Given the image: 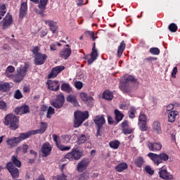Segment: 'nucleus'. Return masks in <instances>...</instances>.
<instances>
[{
    "label": "nucleus",
    "mask_w": 180,
    "mask_h": 180,
    "mask_svg": "<svg viewBox=\"0 0 180 180\" xmlns=\"http://www.w3.org/2000/svg\"><path fill=\"white\" fill-rule=\"evenodd\" d=\"M28 68L29 65L27 64H25L24 66H20V68H18L16 70V74L13 75L12 77H10V79H12L13 82L19 84V82H20L23 79V78L26 77Z\"/></svg>",
    "instance_id": "1"
},
{
    "label": "nucleus",
    "mask_w": 180,
    "mask_h": 180,
    "mask_svg": "<svg viewBox=\"0 0 180 180\" xmlns=\"http://www.w3.org/2000/svg\"><path fill=\"white\" fill-rule=\"evenodd\" d=\"M148 157L154 162L155 165L158 166L159 164H162V162H167L169 160V155L167 153H161L158 155L157 153H149Z\"/></svg>",
    "instance_id": "2"
},
{
    "label": "nucleus",
    "mask_w": 180,
    "mask_h": 180,
    "mask_svg": "<svg viewBox=\"0 0 180 180\" xmlns=\"http://www.w3.org/2000/svg\"><path fill=\"white\" fill-rule=\"evenodd\" d=\"M75 120H74V127H79L89 117V114L88 111L81 112L76 111L74 113Z\"/></svg>",
    "instance_id": "3"
},
{
    "label": "nucleus",
    "mask_w": 180,
    "mask_h": 180,
    "mask_svg": "<svg viewBox=\"0 0 180 180\" xmlns=\"http://www.w3.org/2000/svg\"><path fill=\"white\" fill-rule=\"evenodd\" d=\"M4 124L10 126L11 130H16L19 127V119L13 114H8L5 117Z\"/></svg>",
    "instance_id": "4"
},
{
    "label": "nucleus",
    "mask_w": 180,
    "mask_h": 180,
    "mask_svg": "<svg viewBox=\"0 0 180 180\" xmlns=\"http://www.w3.org/2000/svg\"><path fill=\"white\" fill-rule=\"evenodd\" d=\"M82 157V152L77 148H73L70 153H68L65 155V158L69 160V161H77Z\"/></svg>",
    "instance_id": "5"
},
{
    "label": "nucleus",
    "mask_w": 180,
    "mask_h": 180,
    "mask_svg": "<svg viewBox=\"0 0 180 180\" xmlns=\"http://www.w3.org/2000/svg\"><path fill=\"white\" fill-rule=\"evenodd\" d=\"M94 122L97 126L96 136L98 137L101 136V129H102V126L105 124V117L103 115H96L94 117Z\"/></svg>",
    "instance_id": "6"
},
{
    "label": "nucleus",
    "mask_w": 180,
    "mask_h": 180,
    "mask_svg": "<svg viewBox=\"0 0 180 180\" xmlns=\"http://www.w3.org/2000/svg\"><path fill=\"white\" fill-rule=\"evenodd\" d=\"M12 23H13V18L11 13H8L1 21L3 30H6V29L11 27Z\"/></svg>",
    "instance_id": "7"
},
{
    "label": "nucleus",
    "mask_w": 180,
    "mask_h": 180,
    "mask_svg": "<svg viewBox=\"0 0 180 180\" xmlns=\"http://www.w3.org/2000/svg\"><path fill=\"white\" fill-rule=\"evenodd\" d=\"M130 82H136V79L133 76H128L127 78H124V83L122 84L120 86L121 91L124 93L130 92V88L126 86L127 84H130Z\"/></svg>",
    "instance_id": "8"
},
{
    "label": "nucleus",
    "mask_w": 180,
    "mask_h": 180,
    "mask_svg": "<svg viewBox=\"0 0 180 180\" xmlns=\"http://www.w3.org/2000/svg\"><path fill=\"white\" fill-rule=\"evenodd\" d=\"M64 102H65L64 95L59 94L56 96V100L55 101H52L51 105L53 106V108H56V109H61L64 105Z\"/></svg>",
    "instance_id": "9"
},
{
    "label": "nucleus",
    "mask_w": 180,
    "mask_h": 180,
    "mask_svg": "<svg viewBox=\"0 0 180 180\" xmlns=\"http://www.w3.org/2000/svg\"><path fill=\"white\" fill-rule=\"evenodd\" d=\"M6 169H8L13 179H15V178H19V169L16 168L15 165H13V163L8 162L6 164Z\"/></svg>",
    "instance_id": "10"
},
{
    "label": "nucleus",
    "mask_w": 180,
    "mask_h": 180,
    "mask_svg": "<svg viewBox=\"0 0 180 180\" xmlns=\"http://www.w3.org/2000/svg\"><path fill=\"white\" fill-rule=\"evenodd\" d=\"M138 124L142 131L147 130V116L145 114H141L139 115Z\"/></svg>",
    "instance_id": "11"
},
{
    "label": "nucleus",
    "mask_w": 180,
    "mask_h": 180,
    "mask_svg": "<svg viewBox=\"0 0 180 180\" xmlns=\"http://www.w3.org/2000/svg\"><path fill=\"white\" fill-rule=\"evenodd\" d=\"M88 165H89V159L84 158L82 160L77 164V169L78 172H83V171H85V169L88 168Z\"/></svg>",
    "instance_id": "12"
},
{
    "label": "nucleus",
    "mask_w": 180,
    "mask_h": 180,
    "mask_svg": "<svg viewBox=\"0 0 180 180\" xmlns=\"http://www.w3.org/2000/svg\"><path fill=\"white\" fill-rule=\"evenodd\" d=\"M51 150L53 148L49 143H45L42 145L41 148V153H42V157H49L51 154Z\"/></svg>",
    "instance_id": "13"
},
{
    "label": "nucleus",
    "mask_w": 180,
    "mask_h": 180,
    "mask_svg": "<svg viewBox=\"0 0 180 180\" xmlns=\"http://www.w3.org/2000/svg\"><path fill=\"white\" fill-rule=\"evenodd\" d=\"M47 60V55L44 53H37L35 56L34 64L35 65H43V63Z\"/></svg>",
    "instance_id": "14"
},
{
    "label": "nucleus",
    "mask_w": 180,
    "mask_h": 180,
    "mask_svg": "<svg viewBox=\"0 0 180 180\" xmlns=\"http://www.w3.org/2000/svg\"><path fill=\"white\" fill-rule=\"evenodd\" d=\"M6 144L9 148H15V147H18V146L20 144V142L18 137L13 136L7 139Z\"/></svg>",
    "instance_id": "15"
},
{
    "label": "nucleus",
    "mask_w": 180,
    "mask_h": 180,
    "mask_svg": "<svg viewBox=\"0 0 180 180\" xmlns=\"http://www.w3.org/2000/svg\"><path fill=\"white\" fill-rule=\"evenodd\" d=\"M147 146L150 151H153L155 153H157V151H160V150L162 148V144H161V143L160 142H148Z\"/></svg>",
    "instance_id": "16"
},
{
    "label": "nucleus",
    "mask_w": 180,
    "mask_h": 180,
    "mask_svg": "<svg viewBox=\"0 0 180 180\" xmlns=\"http://www.w3.org/2000/svg\"><path fill=\"white\" fill-rule=\"evenodd\" d=\"M71 48H70V45H65V47L63 48L60 52V57L61 58H64V60H67L71 56Z\"/></svg>",
    "instance_id": "17"
},
{
    "label": "nucleus",
    "mask_w": 180,
    "mask_h": 180,
    "mask_svg": "<svg viewBox=\"0 0 180 180\" xmlns=\"http://www.w3.org/2000/svg\"><path fill=\"white\" fill-rule=\"evenodd\" d=\"M64 66H56L51 70V73L48 75V78H56L61 71L64 70Z\"/></svg>",
    "instance_id": "18"
},
{
    "label": "nucleus",
    "mask_w": 180,
    "mask_h": 180,
    "mask_svg": "<svg viewBox=\"0 0 180 180\" xmlns=\"http://www.w3.org/2000/svg\"><path fill=\"white\" fill-rule=\"evenodd\" d=\"M44 22L46 25H47L49 27L50 30L51 32H52L53 34L57 32V29H58V26H57L56 22H55L53 20H44Z\"/></svg>",
    "instance_id": "19"
},
{
    "label": "nucleus",
    "mask_w": 180,
    "mask_h": 180,
    "mask_svg": "<svg viewBox=\"0 0 180 180\" xmlns=\"http://www.w3.org/2000/svg\"><path fill=\"white\" fill-rule=\"evenodd\" d=\"M90 56L91 58L88 60L89 65L92 64V63H94V61H95L96 58H98V51L96 50L95 43L93 44L92 52L91 53Z\"/></svg>",
    "instance_id": "20"
},
{
    "label": "nucleus",
    "mask_w": 180,
    "mask_h": 180,
    "mask_svg": "<svg viewBox=\"0 0 180 180\" xmlns=\"http://www.w3.org/2000/svg\"><path fill=\"white\" fill-rule=\"evenodd\" d=\"M49 89L51 91H58L60 89V83L56 80H49L47 82Z\"/></svg>",
    "instance_id": "21"
},
{
    "label": "nucleus",
    "mask_w": 180,
    "mask_h": 180,
    "mask_svg": "<svg viewBox=\"0 0 180 180\" xmlns=\"http://www.w3.org/2000/svg\"><path fill=\"white\" fill-rule=\"evenodd\" d=\"M16 115H26L30 112L29 106L27 105H23L20 107H18L15 110Z\"/></svg>",
    "instance_id": "22"
},
{
    "label": "nucleus",
    "mask_w": 180,
    "mask_h": 180,
    "mask_svg": "<svg viewBox=\"0 0 180 180\" xmlns=\"http://www.w3.org/2000/svg\"><path fill=\"white\" fill-rule=\"evenodd\" d=\"M27 13V3L22 2L21 3L20 8L19 17L20 19H22L26 16V13Z\"/></svg>",
    "instance_id": "23"
},
{
    "label": "nucleus",
    "mask_w": 180,
    "mask_h": 180,
    "mask_svg": "<svg viewBox=\"0 0 180 180\" xmlns=\"http://www.w3.org/2000/svg\"><path fill=\"white\" fill-rule=\"evenodd\" d=\"M30 136H34V133L33 132V130L28 131L27 133L20 134V136L18 137V139L20 143H22L23 140H26V139H29Z\"/></svg>",
    "instance_id": "24"
},
{
    "label": "nucleus",
    "mask_w": 180,
    "mask_h": 180,
    "mask_svg": "<svg viewBox=\"0 0 180 180\" xmlns=\"http://www.w3.org/2000/svg\"><path fill=\"white\" fill-rule=\"evenodd\" d=\"M15 67L12 65H9L6 68L4 75L5 77H7V78H12V76L14 75L13 73L15 72Z\"/></svg>",
    "instance_id": "25"
},
{
    "label": "nucleus",
    "mask_w": 180,
    "mask_h": 180,
    "mask_svg": "<svg viewBox=\"0 0 180 180\" xmlns=\"http://www.w3.org/2000/svg\"><path fill=\"white\" fill-rule=\"evenodd\" d=\"M179 113V112L176 110H172V111L169 112L168 122H169L170 123H174V122H175Z\"/></svg>",
    "instance_id": "26"
},
{
    "label": "nucleus",
    "mask_w": 180,
    "mask_h": 180,
    "mask_svg": "<svg viewBox=\"0 0 180 180\" xmlns=\"http://www.w3.org/2000/svg\"><path fill=\"white\" fill-rule=\"evenodd\" d=\"M46 129H47V123L41 122L40 129L37 130H32V131L34 132V134H43V133L46 131Z\"/></svg>",
    "instance_id": "27"
},
{
    "label": "nucleus",
    "mask_w": 180,
    "mask_h": 180,
    "mask_svg": "<svg viewBox=\"0 0 180 180\" xmlns=\"http://www.w3.org/2000/svg\"><path fill=\"white\" fill-rule=\"evenodd\" d=\"M115 171H117V172H123L124 169H127V163L126 162L119 163L117 166H115Z\"/></svg>",
    "instance_id": "28"
},
{
    "label": "nucleus",
    "mask_w": 180,
    "mask_h": 180,
    "mask_svg": "<svg viewBox=\"0 0 180 180\" xmlns=\"http://www.w3.org/2000/svg\"><path fill=\"white\" fill-rule=\"evenodd\" d=\"M159 174L160 178L162 179H172V175H169V173L165 169H162L159 172Z\"/></svg>",
    "instance_id": "29"
},
{
    "label": "nucleus",
    "mask_w": 180,
    "mask_h": 180,
    "mask_svg": "<svg viewBox=\"0 0 180 180\" xmlns=\"http://www.w3.org/2000/svg\"><path fill=\"white\" fill-rule=\"evenodd\" d=\"M153 129L157 133V134H161L162 130L161 129V124L158 121H155L153 124Z\"/></svg>",
    "instance_id": "30"
},
{
    "label": "nucleus",
    "mask_w": 180,
    "mask_h": 180,
    "mask_svg": "<svg viewBox=\"0 0 180 180\" xmlns=\"http://www.w3.org/2000/svg\"><path fill=\"white\" fill-rule=\"evenodd\" d=\"M47 2L49 0H40L38 7L41 9V11L39 12V15H41L44 11H46V6H47Z\"/></svg>",
    "instance_id": "31"
},
{
    "label": "nucleus",
    "mask_w": 180,
    "mask_h": 180,
    "mask_svg": "<svg viewBox=\"0 0 180 180\" xmlns=\"http://www.w3.org/2000/svg\"><path fill=\"white\" fill-rule=\"evenodd\" d=\"M124 49H126V44H124V41H122L117 48V57L122 56L123 51H124Z\"/></svg>",
    "instance_id": "32"
},
{
    "label": "nucleus",
    "mask_w": 180,
    "mask_h": 180,
    "mask_svg": "<svg viewBox=\"0 0 180 180\" xmlns=\"http://www.w3.org/2000/svg\"><path fill=\"white\" fill-rule=\"evenodd\" d=\"M11 162L13 165H15L18 168H20V167H22V162H20V160L18 159V156L13 155L11 158V162Z\"/></svg>",
    "instance_id": "33"
},
{
    "label": "nucleus",
    "mask_w": 180,
    "mask_h": 180,
    "mask_svg": "<svg viewBox=\"0 0 180 180\" xmlns=\"http://www.w3.org/2000/svg\"><path fill=\"white\" fill-rule=\"evenodd\" d=\"M80 98L84 102H94V98H92V96H88V94L85 93H81Z\"/></svg>",
    "instance_id": "34"
},
{
    "label": "nucleus",
    "mask_w": 180,
    "mask_h": 180,
    "mask_svg": "<svg viewBox=\"0 0 180 180\" xmlns=\"http://www.w3.org/2000/svg\"><path fill=\"white\" fill-rule=\"evenodd\" d=\"M103 98L106 101H112L113 99V94L109 90H106L103 92Z\"/></svg>",
    "instance_id": "35"
},
{
    "label": "nucleus",
    "mask_w": 180,
    "mask_h": 180,
    "mask_svg": "<svg viewBox=\"0 0 180 180\" xmlns=\"http://www.w3.org/2000/svg\"><path fill=\"white\" fill-rule=\"evenodd\" d=\"M67 101L74 105V106H78V101H77V97L75 96H68L67 97Z\"/></svg>",
    "instance_id": "36"
},
{
    "label": "nucleus",
    "mask_w": 180,
    "mask_h": 180,
    "mask_svg": "<svg viewBox=\"0 0 180 180\" xmlns=\"http://www.w3.org/2000/svg\"><path fill=\"white\" fill-rule=\"evenodd\" d=\"M11 89V84L8 82H4L0 84V91L2 92H5L6 91H9Z\"/></svg>",
    "instance_id": "37"
},
{
    "label": "nucleus",
    "mask_w": 180,
    "mask_h": 180,
    "mask_svg": "<svg viewBox=\"0 0 180 180\" xmlns=\"http://www.w3.org/2000/svg\"><path fill=\"white\" fill-rule=\"evenodd\" d=\"M89 178V173H83L78 176H76L73 180H88Z\"/></svg>",
    "instance_id": "38"
},
{
    "label": "nucleus",
    "mask_w": 180,
    "mask_h": 180,
    "mask_svg": "<svg viewBox=\"0 0 180 180\" xmlns=\"http://www.w3.org/2000/svg\"><path fill=\"white\" fill-rule=\"evenodd\" d=\"M6 15V6L5 4L0 5V20Z\"/></svg>",
    "instance_id": "39"
},
{
    "label": "nucleus",
    "mask_w": 180,
    "mask_h": 180,
    "mask_svg": "<svg viewBox=\"0 0 180 180\" xmlns=\"http://www.w3.org/2000/svg\"><path fill=\"white\" fill-rule=\"evenodd\" d=\"M61 89L64 91V92H67V94H70L72 89L71 88V86H70L68 84L65 83L61 85Z\"/></svg>",
    "instance_id": "40"
},
{
    "label": "nucleus",
    "mask_w": 180,
    "mask_h": 180,
    "mask_svg": "<svg viewBox=\"0 0 180 180\" xmlns=\"http://www.w3.org/2000/svg\"><path fill=\"white\" fill-rule=\"evenodd\" d=\"M21 150H22V153H24V154H26V153H27V150H29V146L24 144L21 147H18L15 150L17 154L19 153V151H20Z\"/></svg>",
    "instance_id": "41"
},
{
    "label": "nucleus",
    "mask_w": 180,
    "mask_h": 180,
    "mask_svg": "<svg viewBox=\"0 0 180 180\" xmlns=\"http://www.w3.org/2000/svg\"><path fill=\"white\" fill-rule=\"evenodd\" d=\"M109 146L111 148L117 150L119 148V146H120V142H119V141H112L109 143Z\"/></svg>",
    "instance_id": "42"
},
{
    "label": "nucleus",
    "mask_w": 180,
    "mask_h": 180,
    "mask_svg": "<svg viewBox=\"0 0 180 180\" xmlns=\"http://www.w3.org/2000/svg\"><path fill=\"white\" fill-rule=\"evenodd\" d=\"M129 117L130 119H134L136 117V113H137V110L134 107H131L129 110Z\"/></svg>",
    "instance_id": "43"
},
{
    "label": "nucleus",
    "mask_w": 180,
    "mask_h": 180,
    "mask_svg": "<svg viewBox=\"0 0 180 180\" xmlns=\"http://www.w3.org/2000/svg\"><path fill=\"white\" fill-rule=\"evenodd\" d=\"M115 120H117V122H120L124 117L123 114H122L121 112L117 110H115Z\"/></svg>",
    "instance_id": "44"
},
{
    "label": "nucleus",
    "mask_w": 180,
    "mask_h": 180,
    "mask_svg": "<svg viewBox=\"0 0 180 180\" xmlns=\"http://www.w3.org/2000/svg\"><path fill=\"white\" fill-rule=\"evenodd\" d=\"M86 136L85 134H81L77 138V144H84L86 141Z\"/></svg>",
    "instance_id": "45"
},
{
    "label": "nucleus",
    "mask_w": 180,
    "mask_h": 180,
    "mask_svg": "<svg viewBox=\"0 0 180 180\" xmlns=\"http://www.w3.org/2000/svg\"><path fill=\"white\" fill-rule=\"evenodd\" d=\"M57 147L60 150V151H70L71 150V146H65L62 145L61 143H57Z\"/></svg>",
    "instance_id": "46"
},
{
    "label": "nucleus",
    "mask_w": 180,
    "mask_h": 180,
    "mask_svg": "<svg viewBox=\"0 0 180 180\" xmlns=\"http://www.w3.org/2000/svg\"><path fill=\"white\" fill-rule=\"evenodd\" d=\"M70 141H71L70 135L66 134V135H63L61 136V141L65 144H67V143H70Z\"/></svg>",
    "instance_id": "47"
},
{
    "label": "nucleus",
    "mask_w": 180,
    "mask_h": 180,
    "mask_svg": "<svg viewBox=\"0 0 180 180\" xmlns=\"http://www.w3.org/2000/svg\"><path fill=\"white\" fill-rule=\"evenodd\" d=\"M135 164L136 165H137V167L141 168V167H143V164H144V160L143 159V158H138L135 160Z\"/></svg>",
    "instance_id": "48"
},
{
    "label": "nucleus",
    "mask_w": 180,
    "mask_h": 180,
    "mask_svg": "<svg viewBox=\"0 0 180 180\" xmlns=\"http://www.w3.org/2000/svg\"><path fill=\"white\" fill-rule=\"evenodd\" d=\"M54 113H55L54 108H53L52 107H49L48 108L47 112H46L47 119H51V115H54Z\"/></svg>",
    "instance_id": "49"
},
{
    "label": "nucleus",
    "mask_w": 180,
    "mask_h": 180,
    "mask_svg": "<svg viewBox=\"0 0 180 180\" xmlns=\"http://www.w3.org/2000/svg\"><path fill=\"white\" fill-rule=\"evenodd\" d=\"M149 51L153 56H158L160 54V49L158 48H150Z\"/></svg>",
    "instance_id": "50"
},
{
    "label": "nucleus",
    "mask_w": 180,
    "mask_h": 180,
    "mask_svg": "<svg viewBox=\"0 0 180 180\" xmlns=\"http://www.w3.org/2000/svg\"><path fill=\"white\" fill-rule=\"evenodd\" d=\"M14 98L15 99H22V98H23V94H22V92H20V90L18 89L15 91L14 94Z\"/></svg>",
    "instance_id": "51"
},
{
    "label": "nucleus",
    "mask_w": 180,
    "mask_h": 180,
    "mask_svg": "<svg viewBox=\"0 0 180 180\" xmlns=\"http://www.w3.org/2000/svg\"><path fill=\"white\" fill-rule=\"evenodd\" d=\"M169 30H170V32H176V30H178V27L176 26V25H175V23H172L169 25Z\"/></svg>",
    "instance_id": "52"
},
{
    "label": "nucleus",
    "mask_w": 180,
    "mask_h": 180,
    "mask_svg": "<svg viewBox=\"0 0 180 180\" xmlns=\"http://www.w3.org/2000/svg\"><path fill=\"white\" fill-rule=\"evenodd\" d=\"M145 171L147 174H149V175H154V170L151 169L150 166H146L145 167Z\"/></svg>",
    "instance_id": "53"
},
{
    "label": "nucleus",
    "mask_w": 180,
    "mask_h": 180,
    "mask_svg": "<svg viewBox=\"0 0 180 180\" xmlns=\"http://www.w3.org/2000/svg\"><path fill=\"white\" fill-rule=\"evenodd\" d=\"M75 88H77V89H82V86H83L82 82H75Z\"/></svg>",
    "instance_id": "54"
},
{
    "label": "nucleus",
    "mask_w": 180,
    "mask_h": 180,
    "mask_svg": "<svg viewBox=\"0 0 180 180\" xmlns=\"http://www.w3.org/2000/svg\"><path fill=\"white\" fill-rule=\"evenodd\" d=\"M0 109L6 110V103L5 101H0Z\"/></svg>",
    "instance_id": "55"
},
{
    "label": "nucleus",
    "mask_w": 180,
    "mask_h": 180,
    "mask_svg": "<svg viewBox=\"0 0 180 180\" xmlns=\"http://www.w3.org/2000/svg\"><path fill=\"white\" fill-rule=\"evenodd\" d=\"M177 72H178V68L174 67V68H173L172 72V78H176V74H177Z\"/></svg>",
    "instance_id": "56"
},
{
    "label": "nucleus",
    "mask_w": 180,
    "mask_h": 180,
    "mask_svg": "<svg viewBox=\"0 0 180 180\" xmlns=\"http://www.w3.org/2000/svg\"><path fill=\"white\" fill-rule=\"evenodd\" d=\"M39 46H34L32 49L33 54H34L35 56H37V54H40L41 53L39 52Z\"/></svg>",
    "instance_id": "57"
},
{
    "label": "nucleus",
    "mask_w": 180,
    "mask_h": 180,
    "mask_svg": "<svg viewBox=\"0 0 180 180\" xmlns=\"http://www.w3.org/2000/svg\"><path fill=\"white\" fill-rule=\"evenodd\" d=\"M174 104H169L167 106L166 110L167 112H172V110L174 109Z\"/></svg>",
    "instance_id": "58"
},
{
    "label": "nucleus",
    "mask_w": 180,
    "mask_h": 180,
    "mask_svg": "<svg viewBox=\"0 0 180 180\" xmlns=\"http://www.w3.org/2000/svg\"><path fill=\"white\" fill-rule=\"evenodd\" d=\"M123 130L124 134H131L133 131L131 129L124 128Z\"/></svg>",
    "instance_id": "59"
},
{
    "label": "nucleus",
    "mask_w": 180,
    "mask_h": 180,
    "mask_svg": "<svg viewBox=\"0 0 180 180\" xmlns=\"http://www.w3.org/2000/svg\"><path fill=\"white\" fill-rule=\"evenodd\" d=\"M122 130H124V129H127V127L129 126V123L127 122V120H124L122 124H121Z\"/></svg>",
    "instance_id": "60"
},
{
    "label": "nucleus",
    "mask_w": 180,
    "mask_h": 180,
    "mask_svg": "<svg viewBox=\"0 0 180 180\" xmlns=\"http://www.w3.org/2000/svg\"><path fill=\"white\" fill-rule=\"evenodd\" d=\"M50 50L51 51H56V50H57V48L56 47V43L51 44Z\"/></svg>",
    "instance_id": "61"
},
{
    "label": "nucleus",
    "mask_w": 180,
    "mask_h": 180,
    "mask_svg": "<svg viewBox=\"0 0 180 180\" xmlns=\"http://www.w3.org/2000/svg\"><path fill=\"white\" fill-rule=\"evenodd\" d=\"M57 180H67V176H65V174L58 176Z\"/></svg>",
    "instance_id": "62"
},
{
    "label": "nucleus",
    "mask_w": 180,
    "mask_h": 180,
    "mask_svg": "<svg viewBox=\"0 0 180 180\" xmlns=\"http://www.w3.org/2000/svg\"><path fill=\"white\" fill-rule=\"evenodd\" d=\"M44 36H47V31L43 30L41 32L40 37H44Z\"/></svg>",
    "instance_id": "63"
},
{
    "label": "nucleus",
    "mask_w": 180,
    "mask_h": 180,
    "mask_svg": "<svg viewBox=\"0 0 180 180\" xmlns=\"http://www.w3.org/2000/svg\"><path fill=\"white\" fill-rule=\"evenodd\" d=\"M35 180H46L44 178V175L41 174L39 177H37Z\"/></svg>",
    "instance_id": "64"
}]
</instances>
